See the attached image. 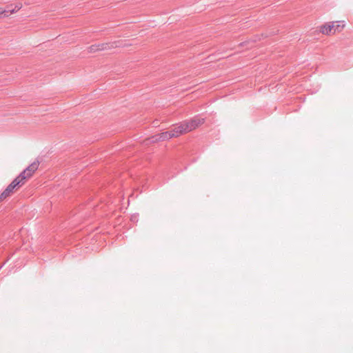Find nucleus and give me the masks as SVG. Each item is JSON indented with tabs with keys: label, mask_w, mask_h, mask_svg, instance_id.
<instances>
[{
	"label": "nucleus",
	"mask_w": 353,
	"mask_h": 353,
	"mask_svg": "<svg viewBox=\"0 0 353 353\" xmlns=\"http://www.w3.org/2000/svg\"><path fill=\"white\" fill-rule=\"evenodd\" d=\"M21 6H16L14 9L2 10L0 8V18L8 17L10 14L19 10Z\"/></svg>",
	"instance_id": "obj_4"
},
{
	"label": "nucleus",
	"mask_w": 353,
	"mask_h": 353,
	"mask_svg": "<svg viewBox=\"0 0 353 353\" xmlns=\"http://www.w3.org/2000/svg\"><path fill=\"white\" fill-rule=\"evenodd\" d=\"M341 29V26L339 24L335 26L334 28L333 29V33H334L336 30H340Z\"/></svg>",
	"instance_id": "obj_8"
},
{
	"label": "nucleus",
	"mask_w": 353,
	"mask_h": 353,
	"mask_svg": "<svg viewBox=\"0 0 353 353\" xmlns=\"http://www.w3.org/2000/svg\"><path fill=\"white\" fill-rule=\"evenodd\" d=\"M14 189L11 188L10 186H8L5 190L0 195V201L4 200L10 195Z\"/></svg>",
	"instance_id": "obj_7"
},
{
	"label": "nucleus",
	"mask_w": 353,
	"mask_h": 353,
	"mask_svg": "<svg viewBox=\"0 0 353 353\" xmlns=\"http://www.w3.org/2000/svg\"><path fill=\"white\" fill-rule=\"evenodd\" d=\"M335 26L334 23H331L329 24H325L321 27V32L324 34H330L333 33L332 30L334 28Z\"/></svg>",
	"instance_id": "obj_5"
},
{
	"label": "nucleus",
	"mask_w": 353,
	"mask_h": 353,
	"mask_svg": "<svg viewBox=\"0 0 353 353\" xmlns=\"http://www.w3.org/2000/svg\"><path fill=\"white\" fill-rule=\"evenodd\" d=\"M108 48H110L109 44L108 43H101L98 46L93 45L90 47V52H92L99 50H103L105 49H107Z\"/></svg>",
	"instance_id": "obj_6"
},
{
	"label": "nucleus",
	"mask_w": 353,
	"mask_h": 353,
	"mask_svg": "<svg viewBox=\"0 0 353 353\" xmlns=\"http://www.w3.org/2000/svg\"><path fill=\"white\" fill-rule=\"evenodd\" d=\"M39 162L34 161L31 163L26 169H25L12 183L8 185L11 188L14 189L17 186H19L24 183V181L30 177L32 174L38 169Z\"/></svg>",
	"instance_id": "obj_1"
},
{
	"label": "nucleus",
	"mask_w": 353,
	"mask_h": 353,
	"mask_svg": "<svg viewBox=\"0 0 353 353\" xmlns=\"http://www.w3.org/2000/svg\"><path fill=\"white\" fill-rule=\"evenodd\" d=\"M204 119L201 118L199 116H196L194 118H192L190 120H186L183 121V126L185 128V132H189L197 127H199L200 125L203 123Z\"/></svg>",
	"instance_id": "obj_3"
},
{
	"label": "nucleus",
	"mask_w": 353,
	"mask_h": 353,
	"mask_svg": "<svg viewBox=\"0 0 353 353\" xmlns=\"http://www.w3.org/2000/svg\"><path fill=\"white\" fill-rule=\"evenodd\" d=\"M185 130L183 123H180L173 126V128L167 132H162L159 134V140L164 141L171 139L172 137H177L183 134H185Z\"/></svg>",
	"instance_id": "obj_2"
}]
</instances>
